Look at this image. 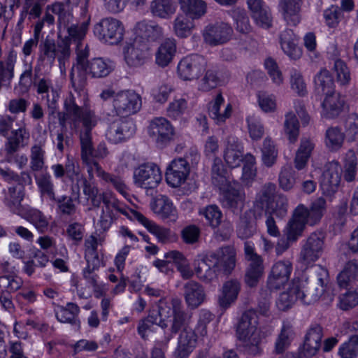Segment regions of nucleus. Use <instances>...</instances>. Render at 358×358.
I'll list each match as a JSON object with an SVG mask.
<instances>
[{
    "instance_id": "nucleus-1",
    "label": "nucleus",
    "mask_w": 358,
    "mask_h": 358,
    "mask_svg": "<svg viewBox=\"0 0 358 358\" xmlns=\"http://www.w3.org/2000/svg\"><path fill=\"white\" fill-rule=\"evenodd\" d=\"M192 314L186 312L184 308L178 310L174 318L170 319L169 327L164 331L161 342L168 343L176 334H178L177 348L173 353L174 358H187L197 343V335L190 327Z\"/></svg>"
},
{
    "instance_id": "nucleus-2",
    "label": "nucleus",
    "mask_w": 358,
    "mask_h": 358,
    "mask_svg": "<svg viewBox=\"0 0 358 358\" xmlns=\"http://www.w3.org/2000/svg\"><path fill=\"white\" fill-rule=\"evenodd\" d=\"M199 155L192 150L183 157L173 159L167 166L166 181L171 187H179L186 181L190 173V164H196Z\"/></svg>"
},
{
    "instance_id": "nucleus-3",
    "label": "nucleus",
    "mask_w": 358,
    "mask_h": 358,
    "mask_svg": "<svg viewBox=\"0 0 358 358\" xmlns=\"http://www.w3.org/2000/svg\"><path fill=\"white\" fill-rule=\"evenodd\" d=\"M182 301L178 298H172L169 302L160 300L157 309L151 310L145 318L148 322L157 324L165 331L169 327V320L175 317L178 310H182Z\"/></svg>"
},
{
    "instance_id": "nucleus-4",
    "label": "nucleus",
    "mask_w": 358,
    "mask_h": 358,
    "mask_svg": "<svg viewBox=\"0 0 358 358\" xmlns=\"http://www.w3.org/2000/svg\"><path fill=\"white\" fill-rule=\"evenodd\" d=\"M94 31L99 40L113 45L122 41L124 29L120 20L113 17H106L94 26Z\"/></svg>"
},
{
    "instance_id": "nucleus-5",
    "label": "nucleus",
    "mask_w": 358,
    "mask_h": 358,
    "mask_svg": "<svg viewBox=\"0 0 358 358\" xmlns=\"http://www.w3.org/2000/svg\"><path fill=\"white\" fill-rule=\"evenodd\" d=\"M113 106L117 115H134L141 108V96L134 90L120 91L113 99Z\"/></svg>"
},
{
    "instance_id": "nucleus-6",
    "label": "nucleus",
    "mask_w": 358,
    "mask_h": 358,
    "mask_svg": "<svg viewBox=\"0 0 358 358\" xmlns=\"http://www.w3.org/2000/svg\"><path fill=\"white\" fill-rule=\"evenodd\" d=\"M159 167L153 163H145L138 166L134 171V184L144 189H154L162 181Z\"/></svg>"
},
{
    "instance_id": "nucleus-7",
    "label": "nucleus",
    "mask_w": 358,
    "mask_h": 358,
    "mask_svg": "<svg viewBox=\"0 0 358 358\" xmlns=\"http://www.w3.org/2000/svg\"><path fill=\"white\" fill-rule=\"evenodd\" d=\"M324 238L322 232H313L308 236L300 252L299 261L301 264L308 266L322 256Z\"/></svg>"
},
{
    "instance_id": "nucleus-8",
    "label": "nucleus",
    "mask_w": 358,
    "mask_h": 358,
    "mask_svg": "<svg viewBox=\"0 0 358 358\" xmlns=\"http://www.w3.org/2000/svg\"><path fill=\"white\" fill-rule=\"evenodd\" d=\"M207 65L206 59L194 54L182 58L178 65V73L184 80L198 79L205 71Z\"/></svg>"
},
{
    "instance_id": "nucleus-9",
    "label": "nucleus",
    "mask_w": 358,
    "mask_h": 358,
    "mask_svg": "<svg viewBox=\"0 0 358 358\" xmlns=\"http://www.w3.org/2000/svg\"><path fill=\"white\" fill-rule=\"evenodd\" d=\"M342 168L336 161L327 163L320 180V187L322 193L329 196L338 192L342 176Z\"/></svg>"
},
{
    "instance_id": "nucleus-10",
    "label": "nucleus",
    "mask_w": 358,
    "mask_h": 358,
    "mask_svg": "<svg viewBox=\"0 0 358 358\" xmlns=\"http://www.w3.org/2000/svg\"><path fill=\"white\" fill-rule=\"evenodd\" d=\"M148 134L159 148L166 147L173 138L174 129L164 117H155L148 127Z\"/></svg>"
},
{
    "instance_id": "nucleus-11",
    "label": "nucleus",
    "mask_w": 358,
    "mask_h": 358,
    "mask_svg": "<svg viewBox=\"0 0 358 358\" xmlns=\"http://www.w3.org/2000/svg\"><path fill=\"white\" fill-rule=\"evenodd\" d=\"M219 274L229 275L236 266V250L233 246H223L209 254Z\"/></svg>"
},
{
    "instance_id": "nucleus-12",
    "label": "nucleus",
    "mask_w": 358,
    "mask_h": 358,
    "mask_svg": "<svg viewBox=\"0 0 358 358\" xmlns=\"http://www.w3.org/2000/svg\"><path fill=\"white\" fill-rule=\"evenodd\" d=\"M232 27L226 22H220L207 25L203 32L205 42L211 46L228 42L233 34Z\"/></svg>"
},
{
    "instance_id": "nucleus-13",
    "label": "nucleus",
    "mask_w": 358,
    "mask_h": 358,
    "mask_svg": "<svg viewBox=\"0 0 358 358\" xmlns=\"http://www.w3.org/2000/svg\"><path fill=\"white\" fill-rule=\"evenodd\" d=\"M292 271V264L289 260L278 261L271 268L267 280V287L270 291L280 289L288 282Z\"/></svg>"
},
{
    "instance_id": "nucleus-14",
    "label": "nucleus",
    "mask_w": 358,
    "mask_h": 358,
    "mask_svg": "<svg viewBox=\"0 0 358 358\" xmlns=\"http://www.w3.org/2000/svg\"><path fill=\"white\" fill-rule=\"evenodd\" d=\"M136 132V125L131 120L117 118L108 127L106 136L114 143H120L131 138Z\"/></svg>"
},
{
    "instance_id": "nucleus-15",
    "label": "nucleus",
    "mask_w": 358,
    "mask_h": 358,
    "mask_svg": "<svg viewBox=\"0 0 358 358\" xmlns=\"http://www.w3.org/2000/svg\"><path fill=\"white\" fill-rule=\"evenodd\" d=\"M262 215V212L255 208L247 210L241 214L236 229L238 237L241 239L252 237L257 231V222Z\"/></svg>"
},
{
    "instance_id": "nucleus-16",
    "label": "nucleus",
    "mask_w": 358,
    "mask_h": 358,
    "mask_svg": "<svg viewBox=\"0 0 358 358\" xmlns=\"http://www.w3.org/2000/svg\"><path fill=\"white\" fill-rule=\"evenodd\" d=\"M258 317L254 309L245 311L236 325V336L238 340L246 341L253 336L257 331Z\"/></svg>"
},
{
    "instance_id": "nucleus-17",
    "label": "nucleus",
    "mask_w": 358,
    "mask_h": 358,
    "mask_svg": "<svg viewBox=\"0 0 358 358\" xmlns=\"http://www.w3.org/2000/svg\"><path fill=\"white\" fill-rule=\"evenodd\" d=\"M295 210L298 216L304 219L307 224L313 226L321 220L327 210L326 200L319 197L311 203L309 208L299 205Z\"/></svg>"
},
{
    "instance_id": "nucleus-18",
    "label": "nucleus",
    "mask_w": 358,
    "mask_h": 358,
    "mask_svg": "<svg viewBox=\"0 0 358 358\" xmlns=\"http://www.w3.org/2000/svg\"><path fill=\"white\" fill-rule=\"evenodd\" d=\"M85 57L80 55L79 50L77 52L76 62L73 64L69 75L72 87L79 94L85 91L87 85L89 71L84 61Z\"/></svg>"
},
{
    "instance_id": "nucleus-19",
    "label": "nucleus",
    "mask_w": 358,
    "mask_h": 358,
    "mask_svg": "<svg viewBox=\"0 0 358 358\" xmlns=\"http://www.w3.org/2000/svg\"><path fill=\"white\" fill-rule=\"evenodd\" d=\"M322 337V327L319 324L311 326L306 334L302 346L300 347L301 355L305 357L315 355L321 347Z\"/></svg>"
},
{
    "instance_id": "nucleus-20",
    "label": "nucleus",
    "mask_w": 358,
    "mask_h": 358,
    "mask_svg": "<svg viewBox=\"0 0 358 358\" xmlns=\"http://www.w3.org/2000/svg\"><path fill=\"white\" fill-rule=\"evenodd\" d=\"M79 52L80 55L85 56L84 61L89 71V75L92 78H105L113 71V66L110 62H106L101 57H96L89 60V52L86 48L79 50Z\"/></svg>"
},
{
    "instance_id": "nucleus-21",
    "label": "nucleus",
    "mask_w": 358,
    "mask_h": 358,
    "mask_svg": "<svg viewBox=\"0 0 358 358\" xmlns=\"http://www.w3.org/2000/svg\"><path fill=\"white\" fill-rule=\"evenodd\" d=\"M88 29V24L83 22L80 24H71L68 27V36L58 42V46L61 48V54L64 57L70 54V45L72 41L79 43L85 37Z\"/></svg>"
},
{
    "instance_id": "nucleus-22",
    "label": "nucleus",
    "mask_w": 358,
    "mask_h": 358,
    "mask_svg": "<svg viewBox=\"0 0 358 358\" xmlns=\"http://www.w3.org/2000/svg\"><path fill=\"white\" fill-rule=\"evenodd\" d=\"M51 169L57 178L65 177L72 182L74 181L79 182L84 178L80 173L78 162L75 159L69 157L64 166L57 164L52 165Z\"/></svg>"
},
{
    "instance_id": "nucleus-23",
    "label": "nucleus",
    "mask_w": 358,
    "mask_h": 358,
    "mask_svg": "<svg viewBox=\"0 0 358 358\" xmlns=\"http://www.w3.org/2000/svg\"><path fill=\"white\" fill-rule=\"evenodd\" d=\"M152 210L160 218L168 222H175L178 218L177 210L171 200L166 195L159 194L154 201Z\"/></svg>"
},
{
    "instance_id": "nucleus-24",
    "label": "nucleus",
    "mask_w": 358,
    "mask_h": 358,
    "mask_svg": "<svg viewBox=\"0 0 358 358\" xmlns=\"http://www.w3.org/2000/svg\"><path fill=\"white\" fill-rule=\"evenodd\" d=\"M223 192L222 205L233 212L243 208L245 200V192L239 188H236L228 183L226 189H220Z\"/></svg>"
},
{
    "instance_id": "nucleus-25",
    "label": "nucleus",
    "mask_w": 358,
    "mask_h": 358,
    "mask_svg": "<svg viewBox=\"0 0 358 358\" xmlns=\"http://www.w3.org/2000/svg\"><path fill=\"white\" fill-rule=\"evenodd\" d=\"M302 0H279V8L283 18L290 26H296L301 21Z\"/></svg>"
},
{
    "instance_id": "nucleus-26",
    "label": "nucleus",
    "mask_w": 358,
    "mask_h": 358,
    "mask_svg": "<svg viewBox=\"0 0 358 358\" xmlns=\"http://www.w3.org/2000/svg\"><path fill=\"white\" fill-rule=\"evenodd\" d=\"M277 186L268 182L262 185L254 202V208L264 213V208H273V203L276 196Z\"/></svg>"
},
{
    "instance_id": "nucleus-27",
    "label": "nucleus",
    "mask_w": 358,
    "mask_h": 358,
    "mask_svg": "<svg viewBox=\"0 0 358 358\" xmlns=\"http://www.w3.org/2000/svg\"><path fill=\"white\" fill-rule=\"evenodd\" d=\"M184 297L189 308L195 309L199 307L206 297L203 287L194 280H190L184 285Z\"/></svg>"
},
{
    "instance_id": "nucleus-28",
    "label": "nucleus",
    "mask_w": 358,
    "mask_h": 358,
    "mask_svg": "<svg viewBox=\"0 0 358 358\" xmlns=\"http://www.w3.org/2000/svg\"><path fill=\"white\" fill-rule=\"evenodd\" d=\"M148 48L145 43L136 39L133 43L129 44L124 50V59L130 66L142 65L145 59V52Z\"/></svg>"
},
{
    "instance_id": "nucleus-29",
    "label": "nucleus",
    "mask_w": 358,
    "mask_h": 358,
    "mask_svg": "<svg viewBox=\"0 0 358 358\" xmlns=\"http://www.w3.org/2000/svg\"><path fill=\"white\" fill-rule=\"evenodd\" d=\"M180 10L192 20H200L208 12V4L204 0H178Z\"/></svg>"
},
{
    "instance_id": "nucleus-30",
    "label": "nucleus",
    "mask_w": 358,
    "mask_h": 358,
    "mask_svg": "<svg viewBox=\"0 0 358 358\" xmlns=\"http://www.w3.org/2000/svg\"><path fill=\"white\" fill-rule=\"evenodd\" d=\"M241 282L236 279L226 281L222 288L218 303L221 308L226 309L236 301L241 291Z\"/></svg>"
},
{
    "instance_id": "nucleus-31",
    "label": "nucleus",
    "mask_w": 358,
    "mask_h": 358,
    "mask_svg": "<svg viewBox=\"0 0 358 358\" xmlns=\"http://www.w3.org/2000/svg\"><path fill=\"white\" fill-rule=\"evenodd\" d=\"M224 159L231 168L238 167L241 162H244L242 146L235 137L229 136L227 138Z\"/></svg>"
},
{
    "instance_id": "nucleus-32",
    "label": "nucleus",
    "mask_w": 358,
    "mask_h": 358,
    "mask_svg": "<svg viewBox=\"0 0 358 358\" xmlns=\"http://www.w3.org/2000/svg\"><path fill=\"white\" fill-rule=\"evenodd\" d=\"M194 266L197 277L203 282H209L219 275L210 255L196 260Z\"/></svg>"
},
{
    "instance_id": "nucleus-33",
    "label": "nucleus",
    "mask_w": 358,
    "mask_h": 358,
    "mask_svg": "<svg viewBox=\"0 0 358 358\" xmlns=\"http://www.w3.org/2000/svg\"><path fill=\"white\" fill-rule=\"evenodd\" d=\"M176 52V41L170 38L165 39L155 54L156 64L161 67L167 66L172 62Z\"/></svg>"
},
{
    "instance_id": "nucleus-34",
    "label": "nucleus",
    "mask_w": 358,
    "mask_h": 358,
    "mask_svg": "<svg viewBox=\"0 0 358 358\" xmlns=\"http://www.w3.org/2000/svg\"><path fill=\"white\" fill-rule=\"evenodd\" d=\"M224 99L221 92L218 93L215 99L208 103V114L216 124L224 123L229 118L232 112V106L228 103L223 113L220 112V106L224 103Z\"/></svg>"
},
{
    "instance_id": "nucleus-35",
    "label": "nucleus",
    "mask_w": 358,
    "mask_h": 358,
    "mask_svg": "<svg viewBox=\"0 0 358 358\" xmlns=\"http://www.w3.org/2000/svg\"><path fill=\"white\" fill-rule=\"evenodd\" d=\"M344 103V99L338 93L326 95L322 103L323 115L329 119L338 117L343 110Z\"/></svg>"
},
{
    "instance_id": "nucleus-36",
    "label": "nucleus",
    "mask_w": 358,
    "mask_h": 358,
    "mask_svg": "<svg viewBox=\"0 0 358 358\" xmlns=\"http://www.w3.org/2000/svg\"><path fill=\"white\" fill-rule=\"evenodd\" d=\"M300 291L299 280H294L287 291L280 293L276 301L278 309L285 311L290 308L296 300L299 299Z\"/></svg>"
},
{
    "instance_id": "nucleus-37",
    "label": "nucleus",
    "mask_w": 358,
    "mask_h": 358,
    "mask_svg": "<svg viewBox=\"0 0 358 358\" xmlns=\"http://www.w3.org/2000/svg\"><path fill=\"white\" fill-rule=\"evenodd\" d=\"M3 203L15 214H20L21 201L24 199V192L21 188L10 186L3 190Z\"/></svg>"
},
{
    "instance_id": "nucleus-38",
    "label": "nucleus",
    "mask_w": 358,
    "mask_h": 358,
    "mask_svg": "<svg viewBox=\"0 0 358 358\" xmlns=\"http://www.w3.org/2000/svg\"><path fill=\"white\" fill-rule=\"evenodd\" d=\"M135 31L137 36L142 39H147L148 41H156L163 36L162 27L155 23H147L141 21L136 24Z\"/></svg>"
},
{
    "instance_id": "nucleus-39",
    "label": "nucleus",
    "mask_w": 358,
    "mask_h": 358,
    "mask_svg": "<svg viewBox=\"0 0 358 358\" xmlns=\"http://www.w3.org/2000/svg\"><path fill=\"white\" fill-rule=\"evenodd\" d=\"M301 293L299 294V299L304 304H311L319 300V299L324 294V289L322 286H317L311 281L310 282H301Z\"/></svg>"
},
{
    "instance_id": "nucleus-40",
    "label": "nucleus",
    "mask_w": 358,
    "mask_h": 358,
    "mask_svg": "<svg viewBox=\"0 0 358 358\" xmlns=\"http://www.w3.org/2000/svg\"><path fill=\"white\" fill-rule=\"evenodd\" d=\"M358 281V260L348 262L342 271L337 277V282L340 287L352 286Z\"/></svg>"
},
{
    "instance_id": "nucleus-41",
    "label": "nucleus",
    "mask_w": 358,
    "mask_h": 358,
    "mask_svg": "<svg viewBox=\"0 0 358 358\" xmlns=\"http://www.w3.org/2000/svg\"><path fill=\"white\" fill-rule=\"evenodd\" d=\"M60 50L61 48L57 45L55 39L48 36L40 42L38 59L52 64L57 53H61Z\"/></svg>"
},
{
    "instance_id": "nucleus-42",
    "label": "nucleus",
    "mask_w": 358,
    "mask_h": 358,
    "mask_svg": "<svg viewBox=\"0 0 358 358\" xmlns=\"http://www.w3.org/2000/svg\"><path fill=\"white\" fill-rule=\"evenodd\" d=\"M227 171L219 157H215L211 167V181L214 186L219 189H226L229 182L227 177Z\"/></svg>"
},
{
    "instance_id": "nucleus-43",
    "label": "nucleus",
    "mask_w": 358,
    "mask_h": 358,
    "mask_svg": "<svg viewBox=\"0 0 358 358\" xmlns=\"http://www.w3.org/2000/svg\"><path fill=\"white\" fill-rule=\"evenodd\" d=\"M315 90L318 94L328 95L335 92L334 79L329 71L322 69L314 79Z\"/></svg>"
},
{
    "instance_id": "nucleus-44",
    "label": "nucleus",
    "mask_w": 358,
    "mask_h": 358,
    "mask_svg": "<svg viewBox=\"0 0 358 358\" xmlns=\"http://www.w3.org/2000/svg\"><path fill=\"white\" fill-rule=\"evenodd\" d=\"M80 308L74 303H68L65 307H61L56 313L57 319L64 323H69L77 327H80V322L78 318Z\"/></svg>"
},
{
    "instance_id": "nucleus-45",
    "label": "nucleus",
    "mask_w": 358,
    "mask_h": 358,
    "mask_svg": "<svg viewBox=\"0 0 358 358\" xmlns=\"http://www.w3.org/2000/svg\"><path fill=\"white\" fill-rule=\"evenodd\" d=\"M230 15L234 22L235 29L238 33L246 35L251 32L252 28L245 9L235 7L230 10Z\"/></svg>"
},
{
    "instance_id": "nucleus-46",
    "label": "nucleus",
    "mask_w": 358,
    "mask_h": 358,
    "mask_svg": "<svg viewBox=\"0 0 358 358\" xmlns=\"http://www.w3.org/2000/svg\"><path fill=\"white\" fill-rule=\"evenodd\" d=\"M80 120H82L84 127L80 134V144H83L85 149H87L89 148L90 138H92V129L96 124L94 113L90 110H85Z\"/></svg>"
},
{
    "instance_id": "nucleus-47",
    "label": "nucleus",
    "mask_w": 358,
    "mask_h": 358,
    "mask_svg": "<svg viewBox=\"0 0 358 358\" xmlns=\"http://www.w3.org/2000/svg\"><path fill=\"white\" fill-rule=\"evenodd\" d=\"M262 162L267 168L272 167L277 162L278 151L270 137L264 138L261 148Z\"/></svg>"
},
{
    "instance_id": "nucleus-48",
    "label": "nucleus",
    "mask_w": 358,
    "mask_h": 358,
    "mask_svg": "<svg viewBox=\"0 0 358 358\" xmlns=\"http://www.w3.org/2000/svg\"><path fill=\"white\" fill-rule=\"evenodd\" d=\"M264 270L263 259L250 262L245 273V284L250 287H256L263 275Z\"/></svg>"
},
{
    "instance_id": "nucleus-49",
    "label": "nucleus",
    "mask_w": 358,
    "mask_h": 358,
    "mask_svg": "<svg viewBox=\"0 0 358 358\" xmlns=\"http://www.w3.org/2000/svg\"><path fill=\"white\" fill-rule=\"evenodd\" d=\"M150 10L154 16L166 19L176 12V6L173 0H152Z\"/></svg>"
},
{
    "instance_id": "nucleus-50",
    "label": "nucleus",
    "mask_w": 358,
    "mask_h": 358,
    "mask_svg": "<svg viewBox=\"0 0 358 358\" xmlns=\"http://www.w3.org/2000/svg\"><path fill=\"white\" fill-rule=\"evenodd\" d=\"M345 134L338 127H331L325 133L324 143L328 149L331 151L340 150L344 143Z\"/></svg>"
},
{
    "instance_id": "nucleus-51",
    "label": "nucleus",
    "mask_w": 358,
    "mask_h": 358,
    "mask_svg": "<svg viewBox=\"0 0 358 358\" xmlns=\"http://www.w3.org/2000/svg\"><path fill=\"white\" fill-rule=\"evenodd\" d=\"M164 257L166 259H171L173 261L177 269L184 279H189L193 276V271L190 268L187 260L181 252L173 250L166 253Z\"/></svg>"
},
{
    "instance_id": "nucleus-52",
    "label": "nucleus",
    "mask_w": 358,
    "mask_h": 358,
    "mask_svg": "<svg viewBox=\"0 0 358 358\" xmlns=\"http://www.w3.org/2000/svg\"><path fill=\"white\" fill-rule=\"evenodd\" d=\"M194 27V23L185 15H178L173 22L174 34L181 38L189 36Z\"/></svg>"
},
{
    "instance_id": "nucleus-53",
    "label": "nucleus",
    "mask_w": 358,
    "mask_h": 358,
    "mask_svg": "<svg viewBox=\"0 0 358 358\" xmlns=\"http://www.w3.org/2000/svg\"><path fill=\"white\" fill-rule=\"evenodd\" d=\"M297 215L298 213L295 210L293 217L288 222L287 227L286 236L291 240L292 242H295L298 238L301 236L305 225L307 224L304 219Z\"/></svg>"
},
{
    "instance_id": "nucleus-54",
    "label": "nucleus",
    "mask_w": 358,
    "mask_h": 358,
    "mask_svg": "<svg viewBox=\"0 0 358 358\" xmlns=\"http://www.w3.org/2000/svg\"><path fill=\"white\" fill-rule=\"evenodd\" d=\"M255 164L256 159L254 155L250 153L245 155L243 166V173L241 178L245 185H250L257 176Z\"/></svg>"
},
{
    "instance_id": "nucleus-55",
    "label": "nucleus",
    "mask_w": 358,
    "mask_h": 358,
    "mask_svg": "<svg viewBox=\"0 0 358 358\" xmlns=\"http://www.w3.org/2000/svg\"><path fill=\"white\" fill-rule=\"evenodd\" d=\"M344 179L350 182L355 180L357 172V158L355 152L350 149L344 157Z\"/></svg>"
},
{
    "instance_id": "nucleus-56",
    "label": "nucleus",
    "mask_w": 358,
    "mask_h": 358,
    "mask_svg": "<svg viewBox=\"0 0 358 358\" xmlns=\"http://www.w3.org/2000/svg\"><path fill=\"white\" fill-rule=\"evenodd\" d=\"M347 290L339 296L338 306L343 310L352 309L358 305V287H345Z\"/></svg>"
},
{
    "instance_id": "nucleus-57",
    "label": "nucleus",
    "mask_w": 358,
    "mask_h": 358,
    "mask_svg": "<svg viewBox=\"0 0 358 358\" xmlns=\"http://www.w3.org/2000/svg\"><path fill=\"white\" fill-rule=\"evenodd\" d=\"M284 130L290 143H294L297 141L299 135V122L292 112L285 115Z\"/></svg>"
},
{
    "instance_id": "nucleus-58",
    "label": "nucleus",
    "mask_w": 358,
    "mask_h": 358,
    "mask_svg": "<svg viewBox=\"0 0 358 358\" xmlns=\"http://www.w3.org/2000/svg\"><path fill=\"white\" fill-rule=\"evenodd\" d=\"M36 180L41 196L48 197L50 201L56 199L54 185L49 174H41Z\"/></svg>"
},
{
    "instance_id": "nucleus-59",
    "label": "nucleus",
    "mask_w": 358,
    "mask_h": 358,
    "mask_svg": "<svg viewBox=\"0 0 358 358\" xmlns=\"http://www.w3.org/2000/svg\"><path fill=\"white\" fill-rule=\"evenodd\" d=\"M293 334L292 327L288 324H284L275 345V352L282 354L290 344L291 337Z\"/></svg>"
},
{
    "instance_id": "nucleus-60",
    "label": "nucleus",
    "mask_w": 358,
    "mask_h": 358,
    "mask_svg": "<svg viewBox=\"0 0 358 358\" xmlns=\"http://www.w3.org/2000/svg\"><path fill=\"white\" fill-rule=\"evenodd\" d=\"M199 213L205 217L207 223L211 227H218L221 224L222 214L216 205H209L201 210Z\"/></svg>"
},
{
    "instance_id": "nucleus-61",
    "label": "nucleus",
    "mask_w": 358,
    "mask_h": 358,
    "mask_svg": "<svg viewBox=\"0 0 358 358\" xmlns=\"http://www.w3.org/2000/svg\"><path fill=\"white\" fill-rule=\"evenodd\" d=\"M280 187L285 190L291 189L296 182L295 171L290 166H285L281 169L278 177Z\"/></svg>"
},
{
    "instance_id": "nucleus-62",
    "label": "nucleus",
    "mask_w": 358,
    "mask_h": 358,
    "mask_svg": "<svg viewBox=\"0 0 358 358\" xmlns=\"http://www.w3.org/2000/svg\"><path fill=\"white\" fill-rule=\"evenodd\" d=\"M338 355L341 358H355L358 355V336H352L339 348Z\"/></svg>"
},
{
    "instance_id": "nucleus-63",
    "label": "nucleus",
    "mask_w": 358,
    "mask_h": 358,
    "mask_svg": "<svg viewBox=\"0 0 358 358\" xmlns=\"http://www.w3.org/2000/svg\"><path fill=\"white\" fill-rule=\"evenodd\" d=\"M220 81L217 71L213 69H209L206 71L203 78L200 81L199 90L203 92H208L215 88Z\"/></svg>"
},
{
    "instance_id": "nucleus-64",
    "label": "nucleus",
    "mask_w": 358,
    "mask_h": 358,
    "mask_svg": "<svg viewBox=\"0 0 358 358\" xmlns=\"http://www.w3.org/2000/svg\"><path fill=\"white\" fill-rule=\"evenodd\" d=\"M24 218L42 232L48 227V222L46 217L38 210L31 209L28 210Z\"/></svg>"
}]
</instances>
